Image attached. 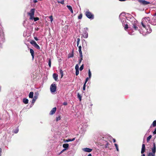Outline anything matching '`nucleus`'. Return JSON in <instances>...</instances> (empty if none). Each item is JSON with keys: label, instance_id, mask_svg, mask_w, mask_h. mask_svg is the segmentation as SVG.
<instances>
[{"label": "nucleus", "instance_id": "nucleus-45", "mask_svg": "<svg viewBox=\"0 0 156 156\" xmlns=\"http://www.w3.org/2000/svg\"><path fill=\"white\" fill-rule=\"evenodd\" d=\"M114 145H115V147L116 148H117V147H118V145L116 144H114Z\"/></svg>", "mask_w": 156, "mask_h": 156}, {"label": "nucleus", "instance_id": "nucleus-23", "mask_svg": "<svg viewBox=\"0 0 156 156\" xmlns=\"http://www.w3.org/2000/svg\"><path fill=\"white\" fill-rule=\"evenodd\" d=\"M75 140V138H73L72 139H68V140H66L65 142H70V141H74Z\"/></svg>", "mask_w": 156, "mask_h": 156}, {"label": "nucleus", "instance_id": "nucleus-26", "mask_svg": "<svg viewBox=\"0 0 156 156\" xmlns=\"http://www.w3.org/2000/svg\"><path fill=\"white\" fill-rule=\"evenodd\" d=\"M88 74L89 78H90L91 76V73L90 71V69H89Z\"/></svg>", "mask_w": 156, "mask_h": 156}, {"label": "nucleus", "instance_id": "nucleus-48", "mask_svg": "<svg viewBox=\"0 0 156 156\" xmlns=\"http://www.w3.org/2000/svg\"><path fill=\"white\" fill-rule=\"evenodd\" d=\"M2 149L1 148H0V156H1V153H2Z\"/></svg>", "mask_w": 156, "mask_h": 156}, {"label": "nucleus", "instance_id": "nucleus-46", "mask_svg": "<svg viewBox=\"0 0 156 156\" xmlns=\"http://www.w3.org/2000/svg\"><path fill=\"white\" fill-rule=\"evenodd\" d=\"M34 39L35 40L37 41L38 40L37 37H34Z\"/></svg>", "mask_w": 156, "mask_h": 156}, {"label": "nucleus", "instance_id": "nucleus-42", "mask_svg": "<svg viewBox=\"0 0 156 156\" xmlns=\"http://www.w3.org/2000/svg\"><path fill=\"white\" fill-rule=\"evenodd\" d=\"M63 105H67V102H64L63 103Z\"/></svg>", "mask_w": 156, "mask_h": 156}, {"label": "nucleus", "instance_id": "nucleus-3", "mask_svg": "<svg viewBox=\"0 0 156 156\" xmlns=\"http://www.w3.org/2000/svg\"><path fill=\"white\" fill-rule=\"evenodd\" d=\"M35 9H30V12L28 13V14L30 16V20H34L35 21H37L39 20V18L37 17H34V15L35 12Z\"/></svg>", "mask_w": 156, "mask_h": 156}, {"label": "nucleus", "instance_id": "nucleus-16", "mask_svg": "<svg viewBox=\"0 0 156 156\" xmlns=\"http://www.w3.org/2000/svg\"><path fill=\"white\" fill-rule=\"evenodd\" d=\"M30 52L32 56V59H33L34 57V50L31 48L30 49Z\"/></svg>", "mask_w": 156, "mask_h": 156}, {"label": "nucleus", "instance_id": "nucleus-11", "mask_svg": "<svg viewBox=\"0 0 156 156\" xmlns=\"http://www.w3.org/2000/svg\"><path fill=\"white\" fill-rule=\"evenodd\" d=\"M150 24L153 25H156V17H153L151 20L150 19Z\"/></svg>", "mask_w": 156, "mask_h": 156}, {"label": "nucleus", "instance_id": "nucleus-31", "mask_svg": "<svg viewBox=\"0 0 156 156\" xmlns=\"http://www.w3.org/2000/svg\"><path fill=\"white\" fill-rule=\"evenodd\" d=\"M84 68V65L83 64H82L80 67V71H82L83 69Z\"/></svg>", "mask_w": 156, "mask_h": 156}, {"label": "nucleus", "instance_id": "nucleus-35", "mask_svg": "<svg viewBox=\"0 0 156 156\" xmlns=\"http://www.w3.org/2000/svg\"><path fill=\"white\" fill-rule=\"evenodd\" d=\"M79 74V70H76V75L77 76Z\"/></svg>", "mask_w": 156, "mask_h": 156}, {"label": "nucleus", "instance_id": "nucleus-55", "mask_svg": "<svg viewBox=\"0 0 156 156\" xmlns=\"http://www.w3.org/2000/svg\"><path fill=\"white\" fill-rule=\"evenodd\" d=\"M141 156H145L144 154H143Z\"/></svg>", "mask_w": 156, "mask_h": 156}, {"label": "nucleus", "instance_id": "nucleus-43", "mask_svg": "<svg viewBox=\"0 0 156 156\" xmlns=\"http://www.w3.org/2000/svg\"><path fill=\"white\" fill-rule=\"evenodd\" d=\"M66 150V149H63V150H62L61 151V152H60V154L62 153V152H63L64 151H65Z\"/></svg>", "mask_w": 156, "mask_h": 156}, {"label": "nucleus", "instance_id": "nucleus-51", "mask_svg": "<svg viewBox=\"0 0 156 156\" xmlns=\"http://www.w3.org/2000/svg\"><path fill=\"white\" fill-rule=\"evenodd\" d=\"M113 139V142L114 143L115 142H116L115 140V139Z\"/></svg>", "mask_w": 156, "mask_h": 156}, {"label": "nucleus", "instance_id": "nucleus-6", "mask_svg": "<svg viewBox=\"0 0 156 156\" xmlns=\"http://www.w3.org/2000/svg\"><path fill=\"white\" fill-rule=\"evenodd\" d=\"M86 15L89 19H93L94 18V15L91 13L88 10H87L86 12Z\"/></svg>", "mask_w": 156, "mask_h": 156}, {"label": "nucleus", "instance_id": "nucleus-21", "mask_svg": "<svg viewBox=\"0 0 156 156\" xmlns=\"http://www.w3.org/2000/svg\"><path fill=\"white\" fill-rule=\"evenodd\" d=\"M23 101L24 103L25 104H27L28 103V100L27 99L24 98L23 99Z\"/></svg>", "mask_w": 156, "mask_h": 156}, {"label": "nucleus", "instance_id": "nucleus-19", "mask_svg": "<svg viewBox=\"0 0 156 156\" xmlns=\"http://www.w3.org/2000/svg\"><path fill=\"white\" fill-rule=\"evenodd\" d=\"M34 95V93L32 92H31L30 93L29 95V98H33Z\"/></svg>", "mask_w": 156, "mask_h": 156}, {"label": "nucleus", "instance_id": "nucleus-22", "mask_svg": "<svg viewBox=\"0 0 156 156\" xmlns=\"http://www.w3.org/2000/svg\"><path fill=\"white\" fill-rule=\"evenodd\" d=\"M69 147V144H64L63 145V147L64 149H66L68 148Z\"/></svg>", "mask_w": 156, "mask_h": 156}, {"label": "nucleus", "instance_id": "nucleus-50", "mask_svg": "<svg viewBox=\"0 0 156 156\" xmlns=\"http://www.w3.org/2000/svg\"><path fill=\"white\" fill-rule=\"evenodd\" d=\"M128 33H129V34H130V35H133V34L131 33V32L130 31H129Z\"/></svg>", "mask_w": 156, "mask_h": 156}, {"label": "nucleus", "instance_id": "nucleus-27", "mask_svg": "<svg viewBox=\"0 0 156 156\" xmlns=\"http://www.w3.org/2000/svg\"><path fill=\"white\" fill-rule=\"evenodd\" d=\"M77 97L80 99V101H81V100L82 97L79 93L77 94Z\"/></svg>", "mask_w": 156, "mask_h": 156}, {"label": "nucleus", "instance_id": "nucleus-14", "mask_svg": "<svg viewBox=\"0 0 156 156\" xmlns=\"http://www.w3.org/2000/svg\"><path fill=\"white\" fill-rule=\"evenodd\" d=\"M82 36L84 38H87L88 37V34L87 32L85 31L82 34Z\"/></svg>", "mask_w": 156, "mask_h": 156}, {"label": "nucleus", "instance_id": "nucleus-56", "mask_svg": "<svg viewBox=\"0 0 156 156\" xmlns=\"http://www.w3.org/2000/svg\"><path fill=\"white\" fill-rule=\"evenodd\" d=\"M39 30V28H37V29H36V30L37 31L38 30Z\"/></svg>", "mask_w": 156, "mask_h": 156}, {"label": "nucleus", "instance_id": "nucleus-25", "mask_svg": "<svg viewBox=\"0 0 156 156\" xmlns=\"http://www.w3.org/2000/svg\"><path fill=\"white\" fill-rule=\"evenodd\" d=\"M152 137V135H150L148 137H147V142H148L150 141V140L151 138Z\"/></svg>", "mask_w": 156, "mask_h": 156}, {"label": "nucleus", "instance_id": "nucleus-34", "mask_svg": "<svg viewBox=\"0 0 156 156\" xmlns=\"http://www.w3.org/2000/svg\"><path fill=\"white\" fill-rule=\"evenodd\" d=\"M82 17V15L81 14H80L78 16V18L79 19H81Z\"/></svg>", "mask_w": 156, "mask_h": 156}, {"label": "nucleus", "instance_id": "nucleus-53", "mask_svg": "<svg viewBox=\"0 0 156 156\" xmlns=\"http://www.w3.org/2000/svg\"><path fill=\"white\" fill-rule=\"evenodd\" d=\"M87 156H92L91 154H89Z\"/></svg>", "mask_w": 156, "mask_h": 156}, {"label": "nucleus", "instance_id": "nucleus-33", "mask_svg": "<svg viewBox=\"0 0 156 156\" xmlns=\"http://www.w3.org/2000/svg\"><path fill=\"white\" fill-rule=\"evenodd\" d=\"M81 47L80 46L79 47V53L82 52L81 51Z\"/></svg>", "mask_w": 156, "mask_h": 156}, {"label": "nucleus", "instance_id": "nucleus-7", "mask_svg": "<svg viewBox=\"0 0 156 156\" xmlns=\"http://www.w3.org/2000/svg\"><path fill=\"white\" fill-rule=\"evenodd\" d=\"M30 43L34 47L38 49H40V48L39 46L37 44L36 42L34 40H31L30 42Z\"/></svg>", "mask_w": 156, "mask_h": 156}, {"label": "nucleus", "instance_id": "nucleus-9", "mask_svg": "<svg viewBox=\"0 0 156 156\" xmlns=\"http://www.w3.org/2000/svg\"><path fill=\"white\" fill-rule=\"evenodd\" d=\"M38 94H39L38 92H35V93L34 96L32 101V104H34L36 100L38 98Z\"/></svg>", "mask_w": 156, "mask_h": 156}, {"label": "nucleus", "instance_id": "nucleus-1", "mask_svg": "<svg viewBox=\"0 0 156 156\" xmlns=\"http://www.w3.org/2000/svg\"><path fill=\"white\" fill-rule=\"evenodd\" d=\"M150 19L149 17H146L143 18L141 23V25L144 29V33H142L140 31L141 34L143 35H145L147 34L151 33L152 31V30L149 26V23H150Z\"/></svg>", "mask_w": 156, "mask_h": 156}, {"label": "nucleus", "instance_id": "nucleus-5", "mask_svg": "<svg viewBox=\"0 0 156 156\" xmlns=\"http://www.w3.org/2000/svg\"><path fill=\"white\" fill-rule=\"evenodd\" d=\"M137 21H134L133 23V26H132V28H131L130 27H129V30L133 31L138 30V27H137Z\"/></svg>", "mask_w": 156, "mask_h": 156}, {"label": "nucleus", "instance_id": "nucleus-20", "mask_svg": "<svg viewBox=\"0 0 156 156\" xmlns=\"http://www.w3.org/2000/svg\"><path fill=\"white\" fill-rule=\"evenodd\" d=\"M155 126H156V120L154 121V122L151 126L150 127H155Z\"/></svg>", "mask_w": 156, "mask_h": 156}, {"label": "nucleus", "instance_id": "nucleus-18", "mask_svg": "<svg viewBox=\"0 0 156 156\" xmlns=\"http://www.w3.org/2000/svg\"><path fill=\"white\" fill-rule=\"evenodd\" d=\"M66 6L68 9L71 12L73 13V11L72 9V7L71 6L69 5H67Z\"/></svg>", "mask_w": 156, "mask_h": 156}, {"label": "nucleus", "instance_id": "nucleus-36", "mask_svg": "<svg viewBox=\"0 0 156 156\" xmlns=\"http://www.w3.org/2000/svg\"><path fill=\"white\" fill-rule=\"evenodd\" d=\"M50 20V21H51V22H52V21H53V17H52V16H49V17Z\"/></svg>", "mask_w": 156, "mask_h": 156}, {"label": "nucleus", "instance_id": "nucleus-30", "mask_svg": "<svg viewBox=\"0 0 156 156\" xmlns=\"http://www.w3.org/2000/svg\"><path fill=\"white\" fill-rule=\"evenodd\" d=\"M51 59H49L48 60V65L50 67H51Z\"/></svg>", "mask_w": 156, "mask_h": 156}, {"label": "nucleus", "instance_id": "nucleus-10", "mask_svg": "<svg viewBox=\"0 0 156 156\" xmlns=\"http://www.w3.org/2000/svg\"><path fill=\"white\" fill-rule=\"evenodd\" d=\"M138 2L142 5H146L150 4V2L143 0H138Z\"/></svg>", "mask_w": 156, "mask_h": 156}, {"label": "nucleus", "instance_id": "nucleus-29", "mask_svg": "<svg viewBox=\"0 0 156 156\" xmlns=\"http://www.w3.org/2000/svg\"><path fill=\"white\" fill-rule=\"evenodd\" d=\"M19 131V129L18 128L16 129H15L13 130V132L15 133H18Z\"/></svg>", "mask_w": 156, "mask_h": 156}, {"label": "nucleus", "instance_id": "nucleus-15", "mask_svg": "<svg viewBox=\"0 0 156 156\" xmlns=\"http://www.w3.org/2000/svg\"><path fill=\"white\" fill-rule=\"evenodd\" d=\"M145 145L144 144H143L142 145V147L141 149V153L142 154H143V153L145 151Z\"/></svg>", "mask_w": 156, "mask_h": 156}, {"label": "nucleus", "instance_id": "nucleus-24", "mask_svg": "<svg viewBox=\"0 0 156 156\" xmlns=\"http://www.w3.org/2000/svg\"><path fill=\"white\" fill-rule=\"evenodd\" d=\"M59 72L60 74H61V78H62L63 76V72L62 70L60 69L59 70Z\"/></svg>", "mask_w": 156, "mask_h": 156}, {"label": "nucleus", "instance_id": "nucleus-17", "mask_svg": "<svg viewBox=\"0 0 156 156\" xmlns=\"http://www.w3.org/2000/svg\"><path fill=\"white\" fill-rule=\"evenodd\" d=\"M53 78L55 81L57 80L58 79V75L57 74L55 73H54L53 75Z\"/></svg>", "mask_w": 156, "mask_h": 156}, {"label": "nucleus", "instance_id": "nucleus-4", "mask_svg": "<svg viewBox=\"0 0 156 156\" xmlns=\"http://www.w3.org/2000/svg\"><path fill=\"white\" fill-rule=\"evenodd\" d=\"M153 147L151 148L152 152H149L148 154V156H155V154L156 151V147L155 143L153 142Z\"/></svg>", "mask_w": 156, "mask_h": 156}, {"label": "nucleus", "instance_id": "nucleus-38", "mask_svg": "<svg viewBox=\"0 0 156 156\" xmlns=\"http://www.w3.org/2000/svg\"><path fill=\"white\" fill-rule=\"evenodd\" d=\"M90 78H89V77H87L86 79V80H85V83H87V81H88V80L90 79Z\"/></svg>", "mask_w": 156, "mask_h": 156}, {"label": "nucleus", "instance_id": "nucleus-12", "mask_svg": "<svg viewBox=\"0 0 156 156\" xmlns=\"http://www.w3.org/2000/svg\"><path fill=\"white\" fill-rule=\"evenodd\" d=\"M56 107L54 108L51 110L50 112V114L51 115H52L54 114L56 111Z\"/></svg>", "mask_w": 156, "mask_h": 156}, {"label": "nucleus", "instance_id": "nucleus-52", "mask_svg": "<svg viewBox=\"0 0 156 156\" xmlns=\"http://www.w3.org/2000/svg\"><path fill=\"white\" fill-rule=\"evenodd\" d=\"M116 150L117 151H119V148L118 147H117V148H116Z\"/></svg>", "mask_w": 156, "mask_h": 156}, {"label": "nucleus", "instance_id": "nucleus-28", "mask_svg": "<svg viewBox=\"0 0 156 156\" xmlns=\"http://www.w3.org/2000/svg\"><path fill=\"white\" fill-rule=\"evenodd\" d=\"M57 2L58 3H61L62 4H64V0H61V1H58Z\"/></svg>", "mask_w": 156, "mask_h": 156}, {"label": "nucleus", "instance_id": "nucleus-37", "mask_svg": "<svg viewBox=\"0 0 156 156\" xmlns=\"http://www.w3.org/2000/svg\"><path fill=\"white\" fill-rule=\"evenodd\" d=\"M80 41V38H77V46L78 47V45L79 44Z\"/></svg>", "mask_w": 156, "mask_h": 156}, {"label": "nucleus", "instance_id": "nucleus-49", "mask_svg": "<svg viewBox=\"0 0 156 156\" xmlns=\"http://www.w3.org/2000/svg\"><path fill=\"white\" fill-rule=\"evenodd\" d=\"M33 2L34 3H36L37 2V0H34Z\"/></svg>", "mask_w": 156, "mask_h": 156}, {"label": "nucleus", "instance_id": "nucleus-47", "mask_svg": "<svg viewBox=\"0 0 156 156\" xmlns=\"http://www.w3.org/2000/svg\"><path fill=\"white\" fill-rule=\"evenodd\" d=\"M60 117H59L57 118L56 120H57V121H58V120H60Z\"/></svg>", "mask_w": 156, "mask_h": 156}, {"label": "nucleus", "instance_id": "nucleus-32", "mask_svg": "<svg viewBox=\"0 0 156 156\" xmlns=\"http://www.w3.org/2000/svg\"><path fill=\"white\" fill-rule=\"evenodd\" d=\"M79 66L78 64H76L75 66V70H79Z\"/></svg>", "mask_w": 156, "mask_h": 156}, {"label": "nucleus", "instance_id": "nucleus-8", "mask_svg": "<svg viewBox=\"0 0 156 156\" xmlns=\"http://www.w3.org/2000/svg\"><path fill=\"white\" fill-rule=\"evenodd\" d=\"M50 91L51 93H54L56 91V86L55 84L53 83L50 86Z\"/></svg>", "mask_w": 156, "mask_h": 156}, {"label": "nucleus", "instance_id": "nucleus-2", "mask_svg": "<svg viewBox=\"0 0 156 156\" xmlns=\"http://www.w3.org/2000/svg\"><path fill=\"white\" fill-rule=\"evenodd\" d=\"M119 18L121 20L123 26L124 27L125 30H126L128 28V25L126 23V17L125 16V13L122 12L119 16Z\"/></svg>", "mask_w": 156, "mask_h": 156}, {"label": "nucleus", "instance_id": "nucleus-40", "mask_svg": "<svg viewBox=\"0 0 156 156\" xmlns=\"http://www.w3.org/2000/svg\"><path fill=\"white\" fill-rule=\"evenodd\" d=\"M79 53L80 55V58H82V59H83V55L82 52Z\"/></svg>", "mask_w": 156, "mask_h": 156}, {"label": "nucleus", "instance_id": "nucleus-44", "mask_svg": "<svg viewBox=\"0 0 156 156\" xmlns=\"http://www.w3.org/2000/svg\"><path fill=\"white\" fill-rule=\"evenodd\" d=\"M153 134H156V128H155V130L153 132Z\"/></svg>", "mask_w": 156, "mask_h": 156}, {"label": "nucleus", "instance_id": "nucleus-41", "mask_svg": "<svg viewBox=\"0 0 156 156\" xmlns=\"http://www.w3.org/2000/svg\"><path fill=\"white\" fill-rule=\"evenodd\" d=\"M82 60H83V59H82V58H80L79 59V64H80L81 63Z\"/></svg>", "mask_w": 156, "mask_h": 156}, {"label": "nucleus", "instance_id": "nucleus-39", "mask_svg": "<svg viewBox=\"0 0 156 156\" xmlns=\"http://www.w3.org/2000/svg\"><path fill=\"white\" fill-rule=\"evenodd\" d=\"M86 84V83H84V84L83 85V90H85Z\"/></svg>", "mask_w": 156, "mask_h": 156}, {"label": "nucleus", "instance_id": "nucleus-54", "mask_svg": "<svg viewBox=\"0 0 156 156\" xmlns=\"http://www.w3.org/2000/svg\"><path fill=\"white\" fill-rule=\"evenodd\" d=\"M73 55H71V56H69V58H70V57H73Z\"/></svg>", "mask_w": 156, "mask_h": 156}, {"label": "nucleus", "instance_id": "nucleus-13", "mask_svg": "<svg viewBox=\"0 0 156 156\" xmlns=\"http://www.w3.org/2000/svg\"><path fill=\"white\" fill-rule=\"evenodd\" d=\"M83 151H84L85 152H91L92 151V149H90V148H83Z\"/></svg>", "mask_w": 156, "mask_h": 156}]
</instances>
